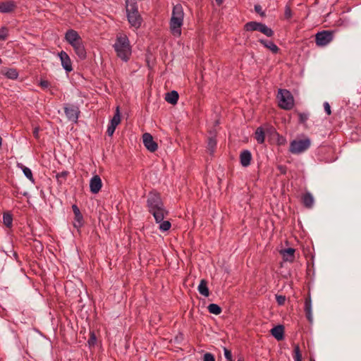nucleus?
<instances>
[{"label":"nucleus","instance_id":"2eb2a0df","mask_svg":"<svg viewBox=\"0 0 361 361\" xmlns=\"http://www.w3.org/2000/svg\"><path fill=\"white\" fill-rule=\"evenodd\" d=\"M102 186L101 178L98 175L94 176L90 181V189L92 193L97 194Z\"/></svg>","mask_w":361,"mask_h":361},{"label":"nucleus","instance_id":"f03ea898","mask_svg":"<svg viewBox=\"0 0 361 361\" xmlns=\"http://www.w3.org/2000/svg\"><path fill=\"white\" fill-rule=\"evenodd\" d=\"M65 40L73 48L75 54L80 60H85L87 58V51L84 42L79 33L73 30H68L64 36Z\"/></svg>","mask_w":361,"mask_h":361},{"label":"nucleus","instance_id":"58836bf2","mask_svg":"<svg viewBox=\"0 0 361 361\" xmlns=\"http://www.w3.org/2000/svg\"><path fill=\"white\" fill-rule=\"evenodd\" d=\"M203 361H215V358L212 353H207L204 355Z\"/></svg>","mask_w":361,"mask_h":361},{"label":"nucleus","instance_id":"ddd939ff","mask_svg":"<svg viewBox=\"0 0 361 361\" xmlns=\"http://www.w3.org/2000/svg\"><path fill=\"white\" fill-rule=\"evenodd\" d=\"M268 127L267 128V132L270 133V135L272 136L273 139H276V144L279 146H284L287 143V140L286 137L281 135H280L275 128L273 126H269V125H267Z\"/></svg>","mask_w":361,"mask_h":361},{"label":"nucleus","instance_id":"37998d69","mask_svg":"<svg viewBox=\"0 0 361 361\" xmlns=\"http://www.w3.org/2000/svg\"><path fill=\"white\" fill-rule=\"evenodd\" d=\"M39 85L42 88L45 89V88H47L50 85V82L48 80H40Z\"/></svg>","mask_w":361,"mask_h":361},{"label":"nucleus","instance_id":"4c0bfd02","mask_svg":"<svg viewBox=\"0 0 361 361\" xmlns=\"http://www.w3.org/2000/svg\"><path fill=\"white\" fill-rule=\"evenodd\" d=\"M224 356H225L226 359L228 361H233L231 351L229 350L228 349L224 348Z\"/></svg>","mask_w":361,"mask_h":361},{"label":"nucleus","instance_id":"423d86ee","mask_svg":"<svg viewBox=\"0 0 361 361\" xmlns=\"http://www.w3.org/2000/svg\"><path fill=\"white\" fill-rule=\"evenodd\" d=\"M244 30L247 32L259 31L269 37L274 35V30L265 24L257 21H250L244 25Z\"/></svg>","mask_w":361,"mask_h":361},{"label":"nucleus","instance_id":"c756f323","mask_svg":"<svg viewBox=\"0 0 361 361\" xmlns=\"http://www.w3.org/2000/svg\"><path fill=\"white\" fill-rule=\"evenodd\" d=\"M207 309L210 313L216 315L221 314L222 311L221 307L215 303L209 304L207 307Z\"/></svg>","mask_w":361,"mask_h":361},{"label":"nucleus","instance_id":"20e7f679","mask_svg":"<svg viewBox=\"0 0 361 361\" xmlns=\"http://www.w3.org/2000/svg\"><path fill=\"white\" fill-rule=\"evenodd\" d=\"M184 12L181 4H178L173 7L172 15L169 23L171 34L175 37L181 35V27L183 23Z\"/></svg>","mask_w":361,"mask_h":361},{"label":"nucleus","instance_id":"f704fd0d","mask_svg":"<svg viewBox=\"0 0 361 361\" xmlns=\"http://www.w3.org/2000/svg\"><path fill=\"white\" fill-rule=\"evenodd\" d=\"M293 17V12L291 10L290 5L289 4H286L285 6L284 11V18L286 20H290Z\"/></svg>","mask_w":361,"mask_h":361},{"label":"nucleus","instance_id":"39448f33","mask_svg":"<svg viewBox=\"0 0 361 361\" xmlns=\"http://www.w3.org/2000/svg\"><path fill=\"white\" fill-rule=\"evenodd\" d=\"M114 48L116 56L123 61H128L131 56V46L126 35H121L116 37Z\"/></svg>","mask_w":361,"mask_h":361},{"label":"nucleus","instance_id":"393cba45","mask_svg":"<svg viewBox=\"0 0 361 361\" xmlns=\"http://www.w3.org/2000/svg\"><path fill=\"white\" fill-rule=\"evenodd\" d=\"M199 293L204 296L208 297L209 295V290L207 287V281L205 279H202L197 287Z\"/></svg>","mask_w":361,"mask_h":361},{"label":"nucleus","instance_id":"c85d7f7f","mask_svg":"<svg viewBox=\"0 0 361 361\" xmlns=\"http://www.w3.org/2000/svg\"><path fill=\"white\" fill-rule=\"evenodd\" d=\"M4 74L7 78L12 80L17 79L18 77V72L16 68H8Z\"/></svg>","mask_w":361,"mask_h":361},{"label":"nucleus","instance_id":"72a5a7b5","mask_svg":"<svg viewBox=\"0 0 361 361\" xmlns=\"http://www.w3.org/2000/svg\"><path fill=\"white\" fill-rule=\"evenodd\" d=\"M8 37V28L6 26H3L0 28V39L6 40Z\"/></svg>","mask_w":361,"mask_h":361},{"label":"nucleus","instance_id":"ea45409f","mask_svg":"<svg viewBox=\"0 0 361 361\" xmlns=\"http://www.w3.org/2000/svg\"><path fill=\"white\" fill-rule=\"evenodd\" d=\"M276 302L280 305H283L286 301V297L283 295H276Z\"/></svg>","mask_w":361,"mask_h":361},{"label":"nucleus","instance_id":"a18cd8bd","mask_svg":"<svg viewBox=\"0 0 361 361\" xmlns=\"http://www.w3.org/2000/svg\"><path fill=\"white\" fill-rule=\"evenodd\" d=\"M39 126H36L34 130H33V132H32V134H33V136L36 138V139H39Z\"/></svg>","mask_w":361,"mask_h":361},{"label":"nucleus","instance_id":"de8ad7c7","mask_svg":"<svg viewBox=\"0 0 361 361\" xmlns=\"http://www.w3.org/2000/svg\"><path fill=\"white\" fill-rule=\"evenodd\" d=\"M9 252H10L11 253H12V254L13 255V256H14L16 258H17V254H16V252L14 251V250H9Z\"/></svg>","mask_w":361,"mask_h":361},{"label":"nucleus","instance_id":"6e6552de","mask_svg":"<svg viewBox=\"0 0 361 361\" xmlns=\"http://www.w3.org/2000/svg\"><path fill=\"white\" fill-rule=\"evenodd\" d=\"M311 145L309 138L302 140H293L290 143L289 152L294 154H299L306 151Z\"/></svg>","mask_w":361,"mask_h":361},{"label":"nucleus","instance_id":"cd10ccee","mask_svg":"<svg viewBox=\"0 0 361 361\" xmlns=\"http://www.w3.org/2000/svg\"><path fill=\"white\" fill-rule=\"evenodd\" d=\"M121 123V114H120V110L119 106H117L116 109V112L114 114V116L111 120L110 124L116 127L119 123Z\"/></svg>","mask_w":361,"mask_h":361},{"label":"nucleus","instance_id":"603ef678","mask_svg":"<svg viewBox=\"0 0 361 361\" xmlns=\"http://www.w3.org/2000/svg\"><path fill=\"white\" fill-rule=\"evenodd\" d=\"M238 361H241V360H238Z\"/></svg>","mask_w":361,"mask_h":361},{"label":"nucleus","instance_id":"5701e85b","mask_svg":"<svg viewBox=\"0 0 361 361\" xmlns=\"http://www.w3.org/2000/svg\"><path fill=\"white\" fill-rule=\"evenodd\" d=\"M255 139L258 144H263L265 140V130L263 127H258L255 132Z\"/></svg>","mask_w":361,"mask_h":361},{"label":"nucleus","instance_id":"9d476101","mask_svg":"<svg viewBox=\"0 0 361 361\" xmlns=\"http://www.w3.org/2000/svg\"><path fill=\"white\" fill-rule=\"evenodd\" d=\"M334 38V32L330 30H323L319 32L315 35V42L317 45L324 47L330 43Z\"/></svg>","mask_w":361,"mask_h":361},{"label":"nucleus","instance_id":"3c124183","mask_svg":"<svg viewBox=\"0 0 361 361\" xmlns=\"http://www.w3.org/2000/svg\"><path fill=\"white\" fill-rule=\"evenodd\" d=\"M310 361H315L314 360H311Z\"/></svg>","mask_w":361,"mask_h":361},{"label":"nucleus","instance_id":"c03bdc74","mask_svg":"<svg viewBox=\"0 0 361 361\" xmlns=\"http://www.w3.org/2000/svg\"><path fill=\"white\" fill-rule=\"evenodd\" d=\"M324 110L326 111V113L327 114V115H331V107H330V105L328 102H324Z\"/></svg>","mask_w":361,"mask_h":361},{"label":"nucleus","instance_id":"6ab92c4d","mask_svg":"<svg viewBox=\"0 0 361 361\" xmlns=\"http://www.w3.org/2000/svg\"><path fill=\"white\" fill-rule=\"evenodd\" d=\"M252 160V154L251 152L247 149H244L240 152V164L243 166L247 167L248 166Z\"/></svg>","mask_w":361,"mask_h":361},{"label":"nucleus","instance_id":"412c9836","mask_svg":"<svg viewBox=\"0 0 361 361\" xmlns=\"http://www.w3.org/2000/svg\"><path fill=\"white\" fill-rule=\"evenodd\" d=\"M295 250H279L280 255L283 261L293 262L295 260Z\"/></svg>","mask_w":361,"mask_h":361},{"label":"nucleus","instance_id":"f3484780","mask_svg":"<svg viewBox=\"0 0 361 361\" xmlns=\"http://www.w3.org/2000/svg\"><path fill=\"white\" fill-rule=\"evenodd\" d=\"M16 4L13 1L0 2V13H8L14 11Z\"/></svg>","mask_w":361,"mask_h":361},{"label":"nucleus","instance_id":"09e8293b","mask_svg":"<svg viewBox=\"0 0 361 361\" xmlns=\"http://www.w3.org/2000/svg\"><path fill=\"white\" fill-rule=\"evenodd\" d=\"M216 4L219 6L223 3L224 0H216Z\"/></svg>","mask_w":361,"mask_h":361},{"label":"nucleus","instance_id":"f257e3e1","mask_svg":"<svg viewBox=\"0 0 361 361\" xmlns=\"http://www.w3.org/2000/svg\"><path fill=\"white\" fill-rule=\"evenodd\" d=\"M147 207L148 212L153 215L156 222L164 219L169 214L164 206L161 194L154 190L148 194Z\"/></svg>","mask_w":361,"mask_h":361},{"label":"nucleus","instance_id":"a19ab883","mask_svg":"<svg viewBox=\"0 0 361 361\" xmlns=\"http://www.w3.org/2000/svg\"><path fill=\"white\" fill-rule=\"evenodd\" d=\"M255 11L256 13H259L262 17L265 16V13L262 11V6L259 4L255 6Z\"/></svg>","mask_w":361,"mask_h":361},{"label":"nucleus","instance_id":"a211bd4d","mask_svg":"<svg viewBox=\"0 0 361 361\" xmlns=\"http://www.w3.org/2000/svg\"><path fill=\"white\" fill-rule=\"evenodd\" d=\"M304 310L306 317L310 322H312V300L310 295H308L305 300Z\"/></svg>","mask_w":361,"mask_h":361},{"label":"nucleus","instance_id":"2f4dec72","mask_svg":"<svg viewBox=\"0 0 361 361\" xmlns=\"http://www.w3.org/2000/svg\"><path fill=\"white\" fill-rule=\"evenodd\" d=\"M20 168L22 169L23 171V173L24 175L30 180L32 181V183L35 182V179L33 178V176H32V173L31 171V170L23 166V165H21Z\"/></svg>","mask_w":361,"mask_h":361},{"label":"nucleus","instance_id":"dca6fc26","mask_svg":"<svg viewBox=\"0 0 361 361\" xmlns=\"http://www.w3.org/2000/svg\"><path fill=\"white\" fill-rule=\"evenodd\" d=\"M258 42L267 49L270 50L273 54H278L280 51V49L278 47V46L271 40L259 39Z\"/></svg>","mask_w":361,"mask_h":361},{"label":"nucleus","instance_id":"f8f14e48","mask_svg":"<svg viewBox=\"0 0 361 361\" xmlns=\"http://www.w3.org/2000/svg\"><path fill=\"white\" fill-rule=\"evenodd\" d=\"M58 56L60 59L61 66H63L64 70L67 73L71 72L73 68L72 66V61L68 54L66 51H61L58 53Z\"/></svg>","mask_w":361,"mask_h":361},{"label":"nucleus","instance_id":"e433bc0d","mask_svg":"<svg viewBox=\"0 0 361 361\" xmlns=\"http://www.w3.org/2000/svg\"><path fill=\"white\" fill-rule=\"evenodd\" d=\"M298 122L301 124H305L308 119V115L305 113L298 112Z\"/></svg>","mask_w":361,"mask_h":361},{"label":"nucleus","instance_id":"aec40b11","mask_svg":"<svg viewBox=\"0 0 361 361\" xmlns=\"http://www.w3.org/2000/svg\"><path fill=\"white\" fill-rule=\"evenodd\" d=\"M271 334L277 340L282 341L284 338V327L277 325L271 329Z\"/></svg>","mask_w":361,"mask_h":361},{"label":"nucleus","instance_id":"7c9ffc66","mask_svg":"<svg viewBox=\"0 0 361 361\" xmlns=\"http://www.w3.org/2000/svg\"><path fill=\"white\" fill-rule=\"evenodd\" d=\"M157 223L159 224V228L161 231H167L171 226V224L169 221H164V219Z\"/></svg>","mask_w":361,"mask_h":361},{"label":"nucleus","instance_id":"7ed1b4c3","mask_svg":"<svg viewBox=\"0 0 361 361\" xmlns=\"http://www.w3.org/2000/svg\"><path fill=\"white\" fill-rule=\"evenodd\" d=\"M125 6L127 20L130 27L139 29L142 24L143 18L138 11L137 2L126 0Z\"/></svg>","mask_w":361,"mask_h":361},{"label":"nucleus","instance_id":"4468645a","mask_svg":"<svg viewBox=\"0 0 361 361\" xmlns=\"http://www.w3.org/2000/svg\"><path fill=\"white\" fill-rule=\"evenodd\" d=\"M72 209L74 214L73 226L76 228H80L84 225L82 214L76 204L72 205Z\"/></svg>","mask_w":361,"mask_h":361},{"label":"nucleus","instance_id":"9b49d317","mask_svg":"<svg viewBox=\"0 0 361 361\" xmlns=\"http://www.w3.org/2000/svg\"><path fill=\"white\" fill-rule=\"evenodd\" d=\"M143 144L145 147L151 152H154L158 149L157 143L154 140L152 135L149 133H145L142 135Z\"/></svg>","mask_w":361,"mask_h":361},{"label":"nucleus","instance_id":"8fccbe9b","mask_svg":"<svg viewBox=\"0 0 361 361\" xmlns=\"http://www.w3.org/2000/svg\"><path fill=\"white\" fill-rule=\"evenodd\" d=\"M92 338L95 340V336H94V334H92Z\"/></svg>","mask_w":361,"mask_h":361},{"label":"nucleus","instance_id":"a878e982","mask_svg":"<svg viewBox=\"0 0 361 361\" xmlns=\"http://www.w3.org/2000/svg\"><path fill=\"white\" fill-rule=\"evenodd\" d=\"M3 224L7 228H11L13 226V214L10 212L3 213Z\"/></svg>","mask_w":361,"mask_h":361},{"label":"nucleus","instance_id":"1a4fd4ad","mask_svg":"<svg viewBox=\"0 0 361 361\" xmlns=\"http://www.w3.org/2000/svg\"><path fill=\"white\" fill-rule=\"evenodd\" d=\"M63 109L67 118L76 123L80 114L78 106L68 103L64 104Z\"/></svg>","mask_w":361,"mask_h":361},{"label":"nucleus","instance_id":"473e14b6","mask_svg":"<svg viewBox=\"0 0 361 361\" xmlns=\"http://www.w3.org/2000/svg\"><path fill=\"white\" fill-rule=\"evenodd\" d=\"M69 172L68 171H63L60 173H57L56 175V178L59 184L62 183V180H66Z\"/></svg>","mask_w":361,"mask_h":361},{"label":"nucleus","instance_id":"bb28decb","mask_svg":"<svg viewBox=\"0 0 361 361\" xmlns=\"http://www.w3.org/2000/svg\"><path fill=\"white\" fill-rule=\"evenodd\" d=\"M216 140L214 137H210L207 140V149L210 155H213L216 147Z\"/></svg>","mask_w":361,"mask_h":361},{"label":"nucleus","instance_id":"0eeeda50","mask_svg":"<svg viewBox=\"0 0 361 361\" xmlns=\"http://www.w3.org/2000/svg\"><path fill=\"white\" fill-rule=\"evenodd\" d=\"M277 97L279 106L285 110H290L294 106L293 97L290 92L285 89H279Z\"/></svg>","mask_w":361,"mask_h":361},{"label":"nucleus","instance_id":"79ce46f5","mask_svg":"<svg viewBox=\"0 0 361 361\" xmlns=\"http://www.w3.org/2000/svg\"><path fill=\"white\" fill-rule=\"evenodd\" d=\"M116 128L115 126H112V125H109L107 128V130H106V133L109 136H112L115 130H116Z\"/></svg>","mask_w":361,"mask_h":361},{"label":"nucleus","instance_id":"49530a36","mask_svg":"<svg viewBox=\"0 0 361 361\" xmlns=\"http://www.w3.org/2000/svg\"><path fill=\"white\" fill-rule=\"evenodd\" d=\"M278 169L282 174L286 173V166L280 165L278 166Z\"/></svg>","mask_w":361,"mask_h":361},{"label":"nucleus","instance_id":"b1692460","mask_svg":"<svg viewBox=\"0 0 361 361\" xmlns=\"http://www.w3.org/2000/svg\"><path fill=\"white\" fill-rule=\"evenodd\" d=\"M302 202L307 208H311L314 204V198L311 193L309 192H305L302 196Z\"/></svg>","mask_w":361,"mask_h":361},{"label":"nucleus","instance_id":"c9c22d12","mask_svg":"<svg viewBox=\"0 0 361 361\" xmlns=\"http://www.w3.org/2000/svg\"><path fill=\"white\" fill-rule=\"evenodd\" d=\"M294 360L295 361H302V355L300 350L299 345H296L294 347Z\"/></svg>","mask_w":361,"mask_h":361},{"label":"nucleus","instance_id":"4be33fe9","mask_svg":"<svg viewBox=\"0 0 361 361\" xmlns=\"http://www.w3.org/2000/svg\"><path fill=\"white\" fill-rule=\"evenodd\" d=\"M179 98V94L177 91L172 90L169 92H167L165 96V100L171 104H176L178 102Z\"/></svg>","mask_w":361,"mask_h":361}]
</instances>
